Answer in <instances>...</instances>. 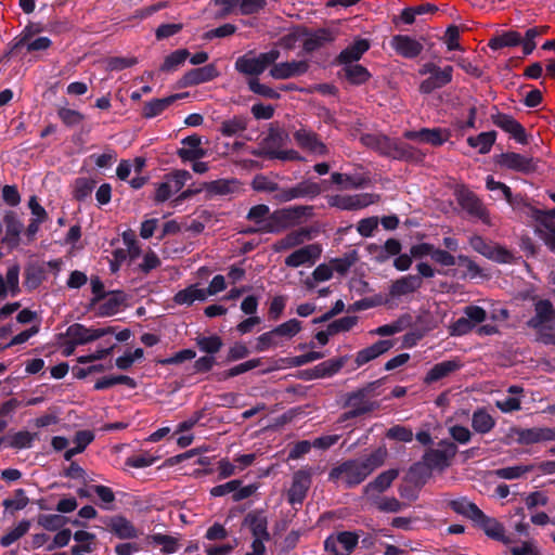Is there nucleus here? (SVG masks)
Instances as JSON below:
<instances>
[{
  "instance_id": "obj_1",
  "label": "nucleus",
  "mask_w": 555,
  "mask_h": 555,
  "mask_svg": "<svg viewBox=\"0 0 555 555\" xmlns=\"http://www.w3.org/2000/svg\"><path fill=\"white\" fill-rule=\"evenodd\" d=\"M386 456V449L377 448L364 457L344 461L330 470L328 480L336 482L343 478L347 489L354 488L380 467Z\"/></svg>"
},
{
  "instance_id": "obj_2",
  "label": "nucleus",
  "mask_w": 555,
  "mask_h": 555,
  "mask_svg": "<svg viewBox=\"0 0 555 555\" xmlns=\"http://www.w3.org/2000/svg\"><path fill=\"white\" fill-rule=\"evenodd\" d=\"M279 57L280 51L278 49H272L254 57L245 54L235 61V69L244 75L258 76L274 64Z\"/></svg>"
},
{
  "instance_id": "obj_3",
  "label": "nucleus",
  "mask_w": 555,
  "mask_h": 555,
  "mask_svg": "<svg viewBox=\"0 0 555 555\" xmlns=\"http://www.w3.org/2000/svg\"><path fill=\"white\" fill-rule=\"evenodd\" d=\"M454 196L457 204L470 217L481 220L483 223H489V212L483 206L481 199L470 191L466 185H457L454 190Z\"/></svg>"
},
{
  "instance_id": "obj_4",
  "label": "nucleus",
  "mask_w": 555,
  "mask_h": 555,
  "mask_svg": "<svg viewBox=\"0 0 555 555\" xmlns=\"http://www.w3.org/2000/svg\"><path fill=\"white\" fill-rule=\"evenodd\" d=\"M438 446L439 449L426 450L422 457L431 472L434 469L444 470L448 468L457 452L456 444L450 440L443 439Z\"/></svg>"
},
{
  "instance_id": "obj_5",
  "label": "nucleus",
  "mask_w": 555,
  "mask_h": 555,
  "mask_svg": "<svg viewBox=\"0 0 555 555\" xmlns=\"http://www.w3.org/2000/svg\"><path fill=\"white\" fill-rule=\"evenodd\" d=\"M380 195L375 193H360L354 195H332L328 196L327 203L331 207L340 210H359L372 204L378 203Z\"/></svg>"
},
{
  "instance_id": "obj_6",
  "label": "nucleus",
  "mask_w": 555,
  "mask_h": 555,
  "mask_svg": "<svg viewBox=\"0 0 555 555\" xmlns=\"http://www.w3.org/2000/svg\"><path fill=\"white\" fill-rule=\"evenodd\" d=\"M495 164L521 175H531L538 170V159L515 152L501 153L495 157Z\"/></svg>"
},
{
  "instance_id": "obj_7",
  "label": "nucleus",
  "mask_w": 555,
  "mask_h": 555,
  "mask_svg": "<svg viewBox=\"0 0 555 555\" xmlns=\"http://www.w3.org/2000/svg\"><path fill=\"white\" fill-rule=\"evenodd\" d=\"M269 212H270V209L264 204H259V205L253 206L247 214V219L259 224V228H257V229L249 228L245 231V233L254 234L257 232H262V233L278 232L279 227H278L276 222L280 221L279 211H275L274 214L270 215L269 218H267Z\"/></svg>"
},
{
  "instance_id": "obj_8",
  "label": "nucleus",
  "mask_w": 555,
  "mask_h": 555,
  "mask_svg": "<svg viewBox=\"0 0 555 555\" xmlns=\"http://www.w3.org/2000/svg\"><path fill=\"white\" fill-rule=\"evenodd\" d=\"M344 406L350 408L349 411L341 415V418L347 421L373 412L379 408V403L377 401L370 400V398L366 397L359 388L347 393Z\"/></svg>"
},
{
  "instance_id": "obj_9",
  "label": "nucleus",
  "mask_w": 555,
  "mask_h": 555,
  "mask_svg": "<svg viewBox=\"0 0 555 555\" xmlns=\"http://www.w3.org/2000/svg\"><path fill=\"white\" fill-rule=\"evenodd\" d=\"M111 333H115V327L105 326L99 328L87 327L81 323H74L66 330L65 335L70 338L73 345H86L100 339Z\"/></svg>"
},
{
  "instance_id": "obj_10",
  "label": "nucleus",
  "mask_w": 555,
  "mask_h": 555,
  "mask_svg": "<svg viewBox=\"0 0 555 555\" xmlns=\"http://www.w3.org/2000/svg\"><path fill=\"white\" fill-rule=\"evenodd\" d=\"M322 192L319 183L304 180L294 186L283 188V191L273 195L279 203H286L297 198H315Z\"/></svg>"
},
{
  "instance_id": "obj_11",
  "label": "nucleus",
  "mask_w": 555,
  "mask_h": 555,
  "mask_svg": "<svg viewBox=\"0 0 555 555\" xmlns=\"http://www.w3.org/2000/svg\"><path fill=\"white\" fill-rule=\"evenodd\" d=\"M312 468H301L294 473L287 500L291 504H302L312 483Z\"/></svg>"
},
{
  "instance_id": "obj_12",
  "label": "nucleus",
  "mask_w": 555,
  "mask_h": 555,
  "mask_svg": "<svg viewBox=\"0 0 555 555\" xmlns=\"http://www.w3.org/2000/svg\"><path fill=\"white\" fill-rule=\"evenodd\" d=\"M511 434L516 436L517 443L525 446L555 441V428L551 427L521 428L515 426L511 428Z\"/></svg>"
},
{
  "instance_id": "obj_13",
  "label": "nucleus",
  "mask_w": 555,
  "mask_h": 555,
  "mask_svg": "<svg viewBox=\"0 0 555 555\" xmlns=\"http://www.w3.org/2000/svg\"><path fill=\"white\" fill-rule=\"evenodd\" d=\"M451 137L448 129L441 128H422L421 130H408L403 133V138L411 141L428 143L433 146H441Z\"/></svg>"
},
{
  "instance_id": "obj_14",
  "label": "nucleus",
  "mask_w": 555,
  "mask_h": 555,
  "mask_svg": "<svg viewBox=\"0 0 555 555\" xmlns=\"http://www.w3.org/2000/svg\"><path fill=\"white\" fill-rule=\"evenodd\" d=\"M491 120L496 127L509 133L518 143L527 144L526 130L513 116L498 112L491 115Z\"/></svg>"
},
{
  "instance_id": "obj_15",
  "label": "nucleus",
  "mask_w": 555,
  "mask_h": 555,
  "mask_svg": "<svg viewBox=\"0 0 555 555\" xmlns=\"http://www.w3.org/2000/svg\"><path fill=\"white\" fill-rule=\"evenodd\" d=\"M390 47L404 59H416L423 51V44L408 35H395L390 40Z\"/></svg>"
},
{
  "instance_id": "obj_16",
  "label": "nucleus",
  "mask_w": 555,
  "mask_h": 555,
  "mask_svg": "<svg viewBox=\"0 0 555 555\" xmlns=\"http://www.w3.org/2000/svg\"><path fill=\"white\" fill-rule=\"evenodd\" d=\"M219 76L215 64H207L203 67L188 70L179 80L181 87H192L214 80Z\"/></svg>"
},
{
  "instance_id": "obj_17",
  "label": "nucleus",
  "mask_w": 555,
  "mask_h": 555,
  "mask_svg": "<svg viewBox=\"0 0 555 555\" xmlns=\"http://www.w3.org/2000/svg\"><path fill=\"white\" fill-rule=\"evenodd\" d=\"M476 517L473 522L476 527L481 529L489 538L503 542L504 544L512 543V539L505 537L504 526L495 518L487 516L482 511Z\"/></svg>"
},
{
  "instance_id": "obj_18",
  "label": "nucleus",
  "mask_w": 555,
  "mask_h": 555,
  "mask_svg": "<svg viewBox=\"0 0 555 555\" xmlns=\"http://www.w3.org/2000/svg\"><path fill=\"white\" fill-rule=\"evenodd\" d=\"M243 526L250 530L253 537L271 539L267 512L262 508L248 512L243 519Z\"/></svg>"
},
{
  "instance_id": "obj_19",
  "label": "nucleus",
  "mask_w": 555,
  "mask_h": 555,
  "mask_svg": "<svg viewBox=\"0 0 555 555\" xmlns=\"http://www.w3.org/2000/svg\"><path fill=\"white\" fill-rule=\"evenodd\" d=\"M294 139L301 149L310 153L321 156H325L328 153L327 146L320 140L318 133L313 131L304 128L298 129L294 132Z\"/></svg>"
},
{
  "instance_id": "obj_20",
  "label": "nucleus",
  "mask_w": 555,
  "mask_h": 555,
  "mask_svg": "<svg viewBox=\"0 0 555 555\" xmlns=\"http://www.w3.org/2000/svg\"><path fill=\"white\" fill-rule=\"evenodd\" d=\"M453 78V67L447 65L443 68L438 67L437 70L428 78L424 79L420 85V92L430 94L437 89H441L449 85Z\"/></svg>"
},
{
  "instance_id": "obj_21",
  "label": "nucleus",
  "mask_w": 555,
  "mask_h": 555,
  "mask_svg": "<svg viewBox=\"0 0 555 555\" xmlns=\"http://www.w3.org/2000/svg\"><path fill=\"white\" fill-rule=\"evenodd\" d=\"M309 69L307 61H292L274 63L270 69V76L274 79H288L306 74Z\"/></svg>"
},
{
  "instance_id": "obj_22",
  "label": "nucleus",
  "mask_w": 555,
  "mask_h": 555,
  "mask_svg": "<svg viewBox=\"0 0 555 555\" xmlns=\"http://www.w3.org/2000/svg\"><path fill=\"white\" fill-rule=\"evenodd\" d=\"M423 285V281L418 275H404L393 281L389 287L388 298L396 299L402 296L412 294L420 289Z\"/></svg>"
},
{
  "instance_id": "obj_23",
  "label": "nucleus",
  "mask_w": 555,
  "mask_h": 555,
  "mask_svg": "<svg viewBox=\"0 0 555 555\" xmlns=\"http://www.w3.org/2000/svg\"><path fill=\"white\" fill-rule=\"evenodd\" d=\"M302 34L307 36L302 44L306 53H312L325 43L333 42L336 38V34L330 28H319L315 31H309L305 28Z\"/></svg>"
},
{
  "instance_id": "obj_24",
  "label": "nucleus",
  "mask_w": 555,
  "mask_h": 555,
  "mask_svg": "<svg viewBox=\"0 0 555 555\" xmlns=\"http://www.w3.org/2000/svg\"><path fill=\"white\" fill-rule=\"evenodd\" d=\"M555 308L548 299H539L534 302V315L527 321V326L541 330L554 320Z\"/></svg>"
},
{
  "instance_id": "obj_25",
  "label": "nucleus",
  "mask_w": 555,
  "mask_h": 555,
  "mask_svg": "<svg viewBox=\"0 0 555 555\" xmlns=\"http://www.w3.org/2000/svg\"><path fill=\"white\" fill-rule=\"evenodd\" d=\"M370 47V40L364 38L356 39L336 56L335 63L338 65L354 64L363 56Z\"/></svg>"
},
{
  "instance_id": "obj_26",
  "label": "nucleus",
  "mask_w": 555,
  "mask_h": 555,
  "mask_svg": "<svg viewBox=\"0 0 555 555\" xmlns=\"http://www.w3.org/2000/svg\"><path fill=\"white\" fill-rule=\"evenodd\" d=\"M20 270V264L14 263L9 267L5 276L0 274V300H4L9 295L16 297L21 293Z\"/></svg>"
},
{
  "instance_id": "obj_27",
  "label": "nucleus",
  "mask_w": 555,
  "mask_h": 555,
  "mask_svg": "<svg viewBox=\"0 0 555 555\" xmlns=\"http://www.w3.org/2000/svg\"><path fill=\"white\" fill-rule=\"evenodd\" d=\"M321 255V248L317 244L301 247L285 258V264L291 268H298L306 263H314Z\"/></svg>"
},
{
  "instance_id": "obj_28",
  "label": "nucleus",
  "mask_w": 555,
  "mask_h": 555,
  "mask_svg": "<svg viewBox=\"0 0 555 555\" xmlns=\"http://www.w3.org/2000/svg\"><path fill=\"white\" fill-rule=\"evenodd\" d=\"M463 367V362L459 358H454L451 360H446L439 363H436L430 370L426 373L424 382L426 384L436 383L450 374L461 370Z\"/></svg>"
},
{
  "instance_id": "obj_29",
  "label": "nucleus",
  "mask_w": 555,
  "mask_h": 555,
  "mask_svg": "<svg viewBox=\"0 0 555 555\" xmlns=\"http://www.w3.org/2000/svg\"><path fill=\"white\" fill-rule=\"evenodd\" d=\"M395 343L390 339L377 340L375 344L361 349L357 352L354 362L360 367L370 361L378 358L393 347Z\"/></svg>"
},
{
  "instance_id": "obj_30",
  "label": "nucleus",
  "mask_w": 555,
  "mask_h": 555,
  "mask_svg": "<svg viewBox=\"0 0 555 555\" xmlns=\"http://www.w3.org/2000/svg\"><path fill=\"white\" fill-rule=\"evenodd\" d=\"M188 95L189 93L185 92L171 94L163 99H153L143 105L141 115L146 119L154 118L165 112L177 100L186 98Z\"/></svg>"
},
{
  "instance_id": "obj_31",
  "label": "nucleus",
  "mask_w": 555,
  "mask_h": 555,
  "mask_svg": "<svg viewBox=\"0 0 555 555\" xmlns=\"http://www.w3.org/2000/svg\"><path fill=\"white\" fill-rule=\"evenodd\" d=\"M3 222L5 224V236L2 238V243L7 244L10 248H16L20 245L23 223L12 210L4 214Z\"/></svg>"
},
{
  "instance_id": "obj_32",
  "label": "nucleus",
  "mask_w": 555,
  "mask_h": 555,
  "mask_svg": "<svg viewBox=\"0 0 555 555\" xmlns=\"http://www.w3.org/2000/svg\"><path fill=\"white\" fill-rule=\"evenodd\" d=\"M402 245L397 238H388L384 245L370 244L367 250L374 255V260L377 263H385L390 257L397 256L401 253Z\"/></svg>"
},
{
  "instance_id": "obj_33",
  "label": "nucleus",
  "mask_w": 555,
  "mask_h": 555,
  "mask_svg": "<svg viewBox=\"0 0 555 555\" xmlns=\"http://www.w3.org/2000/svg\"><path fill=\"white\" fill-rule=\"evenodd\" d=\"M107 526L109 531L118 539L130 540L139 537V530L121 515L111 517Z\"/></svg>"
},
{
  "instance_id": "obj_34",
  "label": "nucleus",
  "mask_w": 555,
  "mask_h": 555,
  "mask_svg": "<svg viewBox=\"0 0 555 555\" xmlns=\"http://www.w3.org/2000/svg\"><path fill=\"white\" fill-rule=\"evenodd\" d=\"M107 296L108 298L98 307V317L104 318L115 315L126 301V295L122 291H113L108 293Z\"/></svg>"
},
{
  "instance_id": "obj_35",
  "label": "nucleus",
  "mask_w": 555,
  "mask_h": 555,
  "mask_svg": "<svg viewBox=\"0 0 555 555\" xmlns=\"http://www.w3.org/2000/svg\"><path fill=\"white\" fill-rule=\"evenodd\" d=\"M424 156L418 149L399 139H397L396 146L392 147V158L397 160L421 163Z\"/></svg>"
},
{
  "instance_id": "obj_36",
  "label": "nucleus",
  "mask_w": 555,
  "mask_h": 555,
  "mask_svg": "<svg viewBox=\"0 0 555 555\" xmlns=\"http://www.w3.org/2000/svg\"><path fill=\"white\" fill-rule=\"evenodd\" d=\"M398 476L399 469L397 468H391L380 473L374 480L364 487V493L371 494L372 492L382 493L386 491Z\"/></svg>"
},
{
  "instance_id": "obj_37",
  "label": "nucleus",
  "mask_w": 555,
  "mask_h": 555,
  "mask_svg": "<svg viewBox=\"0 0 555 555\" xmlns=\"http://www.w3.org/2000/svg\"><path fill=\"white\" fill-rule=\"evenodd\" d=\"M312 238V230L309 228H300L289 232L275 244V250L289 249L302 244L307 240Z\"/></svg>"
},
{
  "instance_id": "obj_38",
  "label": "nucleus",
  "mask_w": 555,
  "mask_h": 555,
  "mask_svg": "<svg viewBox=\"0 0 555 555\" xmlns=\"http://www.w3.org/2000/svg\"><path fill=\"white\" fill-rule=\"evenodd\" d=\"M251 155L268 159L295 160L302 162L304 157L295 150L279 151L274 149H257L251 151Z\"/></svg>"
},
{
  "instance_id": "obj_39",
  "label": "nucleus",
  "mask_w": 555,
  "mask_h": 555,
  "mask_svg": "<svg viewBox=\"0 0 555 555\" xmlns=\"http://www.w3.org/2000/svg\"><path fill=\"white\" fill-rule=\"evenodd\" d=\"M44 28L40 23H28L20 36L15 37L11 42V48L9 54L17 53L22 48L25 47L28 40H30L35 35L43 31Z\"/></svg>"
},
{
  "instance_id": "obj_40",
  "label": "nucleus",
  "mask_w": 555,
  "mask_h": 555,
  "mask_svg": "<svg viewBox=\"0 0 555 555\" xmlns=\"http://www.w3.org/2000/svg\"><path fill=\"white\" fill-rule=\"evenodd\" d=\"M521 43V35L515 30H507L502 34L493 36L489 42L488 47L493 50H500L506 47H517Z\"/></svg>"
},
{
  "instance_id": "obj_41",
  "label": "nucleus",
  "mask_w": 555,
  "mask_h": 555,
  "mask_svg": "<svg viewBox=\"0 0 555 555\" xmlns=\"http://www.w3.org/2000/svg\"><path fill=\"white\" fill-rule=\"evenodd\" d=\"M495 424V420L483 408L477 409L472 415V427L478 434L490 433Z\"/></svg>"
},
{
  "instance_id": "obj_42",
  "label": "nucleus",
  "mask_w": 555,
  "mask_h": 555,
  "mask_svg": "<svg viewBox=\"0 0 555 555\" xmlns=\"http://www.w3.org/2000/svg\"><path fill=\"white\" fill-rule=\"evenodd\" d=\"M194 340L199 351L206 353L207 356L215 357V354L218 353L223 347V340L217 334H211L209 336L198 334Z\"/></svg>"
},
{
  "instance_id": "obj_43",
  "label": "nucleus",
  "mask_w": 555,
  "mask_h": 555,
  "mask_svg": "<svg viewBox=\"0 0 555 555\" xmlns=\"http://www.w3.org/2000/svg\"><path fill=\"white\" fill-rule=\"evenodd\" d=\"M93 440L94 434L91 430H78L74 437L76 446L65 451L64 459L70 461L75 455L82 453Z\"/></svg>"
},
{
  "instance_id": "obj_44",
  "label": "nucleus",
  "mask_w": 555,
  "mask_h": 555,
  "mask_svg": "<svg viewBox=\"0 0 555 555\" xmlns=\"http://www.w3.org/2000/svg\"><path fill=\"white\" fill-rule=\"evenodd\" d=\"M116 385H125L134 389L137 387V382L128 375H107L99 378L93 388L94 390H105Z\"/></svg>"
},
{
  "instance_id": "obj_45",
  "label": "nucleus",
  "mask_w": 555,
  "mask_h": 555,
  "mask_svg": "<svg viewBox=\"0 0 555 555\" xmlns=\"http://www.w3.org/2000/svg\"><path fill=\"white\" fill-rule=\"evenodd\" d=\"M448 505L454 513L462 515L472 521L476 517H479L478 515L481 512L475 503L468 501L466 498L451 500Z\"/></svg>"
},
{
  "instance_id": "obj_46",
  "label": "nucleus",
  "mask_w": 555,
  "mask_h": 555,
  "mask_svg": "<svg viewBox=\"0 0 555 555\" xmlns=\"http://www.w3.org/2000/svg\"><path fill=\"white\" fill-rule=\"evenodd\" d=\"M343 72L346 79L354 86L365 83L372 76L366 67L357 63L344 65Z\"/></svg>"
},
{
  "instance_id": "obj_47",
  "label": "nucleus",
  "mask_w": 555,
  "mask_h": 555,
  "mask_svg": "<svg viewBox=\"0 0 555 555\" xmlns=\"http://www.w3.org/2000/svg\"><path fill=\"white\" fill-rule=\"evenodd\" d=\"M496 131L491 130L481 132L476 137H468L467 144L470 147L477 149L480 154H487L491 151V147L495 143Z\"/></svg>"
},
{
  "instance_id": "obj_48",
  "label": "nucleus",
  "mask_w": 555,
  "mask_h": 555,
  "mask_svg": "<svg viewBox=\"0 0 555 555\" xmlns=\"http://www.w3.org/2000/svg\"><path fill=\"white\" fill-rule=\"evenodd\" d=\"M195 300L204 301L205 294L204 288H198L197 285H190L173 296V301L177 305L191 306Z\"/></svg>"
},
{
  "instance_id": "obj_49",
  "label": "nucleus",
  "mask_w": 555,
  "mask_h": 555,
  "mask_svg": "<svg viewBox=\"0 0 555 555\" xmlns=\"http://www.w3.org/2000/svg\"><path fill=\"white\" fill-rule=\"evenodd\" d=\"M190 55L191 53L188 49H178L165 57L159 70L163 73H173L185 63Z\"/></svg>"
},
{
  "instance_id": "obj_50",
  "label": "nucleus",
  "mask_w": 555,
  "mask_h": 555,
  "mask_svg": "<svg viewBox=\"0 0 555 555\" xmlns=\"http://www.w3.org/2000/svg\"><path fill=\"white\" fill-rule=\"evenodd\" d=\"M430 476L431 470L422 460V462H416L410 466L405 479L408 482L423 487Z\"/></svg>"
},
{
  "instance_id": "obj_51",
  "label": "nucleus",
  "mask_w": 555,
  "mask_h": 555,
  "mask_svg": "<svg viewBox=\"0 0 555 555\" xmlns=\"http://www.w3.org/2000/svg\"><path fill=\"white\" fill-rule=\"evenodd\" d=\"M412 323V317L409 313H404L399 317L396 321L390 324L378 326L374 333L380 336H390L402 332L409 327Z\"/></svg>"
},
{
  "instance_id": "obj_52",
  "label": "nucleus",
  "mask_w": 555,
  "mask_h": 555,
  "mask_svg": "<svg viewBox=\"0 0 555 555\" xmlns=\"http://www.w3.org/2000/svg\"><path fill=\"white\" fill-rule=\"evenodd\" d=\"M347 357H339L323 361L317 365L319 378L332 377L337 374L346 364Z\"/></svg>"
},
{
  "instance_id": "obj_53",
  "label": "nucleus",
  "mask_w": 555,
  "mask_h": 555,
  "mask_svg": "<svg viewBox=\"0 0 555 555\" xmlns=\"http://www.w3.org/2000/svg\"><path fill=\"white\" fill-rule=\"evenodd\" d=\"M96 181L91 178H77L74 182L73 196L78 202L89 198L95 188Z\"/></svg>"
},
{
  "instance_id": "obj_54",
  "label": "nucleus",
  "mask_w": 555,
  "mask_h": 555,
  "mask_svg": "<svg viewBox=\"0 0 555 555\" xmlns=\"http://www.w3.org/2000/svg\"><path fill=\"white\" fill-rule=\"evenodd\" d=\"M67 521L68 518L60 514H39L37 516L38 526L48 531H57L62 529Z\"/></svg>"
},
{
  "instance_id": "obj_55",
  "label": "nucleus",
  "mask_w": 555,
  "mask_h": 555,
  "mask_svg": "<svg viewBox=\"0 0 555 555\" xmlns=\"http://www.w3.org/2000/svg\"><path fill=\"white\" fill-rule=\"evenodd\" d=\"M31 522L28 519L21 520L15 528L0 538V545L9 547L14 542L24 537L30 529Z\"/></svg>"
},
{
  "instance_id": "obj_56",
  "label": "nucleus",
  "mask_w": 555,
  "mask_h": 555,
  "mask_svg": "<svg viewBox=\"0 0 555 555\" xmlns=\"http://www.w3.org/2000/svg\"><path fill=\"white\" fill-rule=\"evenodd\" d=\"M247 128V120L242 116H234L231 119L221 122L219 131L223 137H233Z\"/></svg>"
},
{
  "instance_id": "obj_57",
  "label": "nucleus",
  "mask_w": 555,
  "mask_h": 555,
  "mask_svg": "<svg viewBox=\"0 0 555 555\" xmlns=\"http://www.w3.org/2000/svg\"><path fill=\"white\" fill-rule=\"evenodd\" d=\"M535 466L533 464L502 467L493 470V475L501 479L514 480L532 472Z\"/></svg>"
},
{
  "instance_id": "obj_58",
  "label": "nucleus",
  "mask_w": 555,
  "mask_h": 555,
  "mask_svg": "<svg viewBox=\"0 0 555 555\" xmlns=\"http://www.w3.org/2000/svg\"><path fill=\"white\" fill-rule=\"evenodd\" d=\"M29 503V499L26 495V491L22 488L14 490L13 499H5L2 502L5 511L11 515H14L15 512L24 509Z\"/></svg>"
},
{
  "instance_id": "obj_59",
  "label": "nucleus",
  "mask_w": 555,
  "mask_h": 555,
  "mask_svg": "<svg viewBox=\"0 0 555 555\" xmlns=\"http://www.w3.org/2000/svg\"><path fill=\"white\" fill-rule=\"evenodd\" d=\"M24 284L28 289L37 288L46 279V270L41 266H28L24 272Z\"/></svg>"
},
{
  "instance_id": "obj_60",
  "label": "nucleus",
  "mask_w": 555,
  "mask_h": 555,
  "mask_svg": "<svg viewBox=\"0 0 555 555\" xmlns=\"http://www.w3.org/2000/svg\"><path fill=\"white\" fill-rule=\"evenodd\" d=\"M272 330L279 339L283 337L291 339L301 331V322L297 319H291Z\"/></svg>"
},
{
  "instance_id": "obj_61",
  "label": "nucleus",
  "mask_w": 555,
  "mask_h": 555,
  "mask_svg": "<svg viewBox=\"0 0 555 555\" xmlns=\"http://www.w3.org/2000/svg\"><path fill=\"white\" fill-rule=\"evenodd\" d=\"M358 261V254L357 250H351L349 253H346L340 258H334L331 260V267L333 268V271H336L337 273L344 275L346 274L350 268Z\"/></svg>"
},
{
  "instance_id": "obj_62",
  "label": "nucleus",
  "mask_w": 555,
  "mask_h": 555,
  "mask_svg": "<svg viewBox=\"0 0 555 555\" xmlns=\"http://www.w3.org/2000/svg\"><path fill=\"white\" fill-rule=\"evenodd\" d=\"M237 186L236 180H216L205 183V188L209 194L214 195H228L233 193Z\"/></svg>"
},
{
  "instance_id": "obj_63",
  "label": "nucleus",
  "mask_w": 555,
  "mask_h": 555,
  "mask_svg": "<svg viewBox=\"0 0 555 555\" xmlns=\"http://www.w3.org/2000/svg\"><path fill=\"white\" fill-rule=\"evenodd\" d=\"M251 186L257 192L274 193V195L283 191L279 183L263 175H257L251 182Z\"/></svg>"
},
{
  "instance_id": "obj_64",
  "label": "nucleus",
  "mask_w": 555,
  "mask_h": 555,
  "mask_svg": "<svg viewBox=\"0 0 555 555\" xmlns=\"http://www.w3.org/2000/svg\"><path fill=\"white\" fill-rule=\"evenodd\" d=\"M56 113L61 121L68 128L76 127L85 120V115L76 109L59 107Z\"/></svg>"
}]
</instances>
